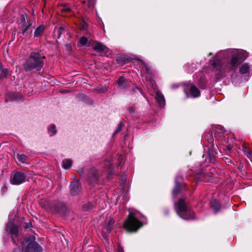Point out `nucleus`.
<instances>
[{
  "label": "nucleus",
  "mask_w": 252,
  "mask_h": 252,
  "mask_svg": "<svg viewBox=\"0 0 252 252\" xmlns=\"http://www.w3.org/2000/svg\"><path fill=\"white\" fill-rule=\"evenodd\" d=\"M64 28L63 27H60V28L59 29L58 31V34H59V36H60L61 35V34H62V33L63 32L64 30Z\"/></svg>",
  "instance_id": "72a5a7b5"
},
{
  "label": "nucleus",
  "mask_w": 252,
  "mask_h": 252,
  "mask_svg": "<svg viewBox=\"0 0 252 252\" xmlns=\"http://www.w3.org/2000/svg\"><path fill=\"white\" fill-rule=\"evenodd\" d=\"M34 236H30L25 239L21 244L22 251L20 249L15 250L14 252H41V247L35 242Z\"/></svg>",
  "instance_id": "20e7f679"
},
{
  "label": "nucleus",
  "mask_w": 252,
  "mask_h": 252,
  "mask_svg": "<svg viewBox=\"0 0 252 252\" xmlns=\"http://www.w3.org/2000/svg\"><path fill=\"white\" fill-rule=\"evenodd\" d=\"M195 65L194 64H186V66H185V68L186 69H187L188 70L190 69V71H193V68H194V66ZM190 70L189 71V72Z\"/></svg>",
  "instance_id": "c756f323"
},
{
  "label": "nucleus",
  "mask_w": 252,
  "mask_h": 252,
  "mask_svg": "<svg viewBox=\"0 0 252 252\" xmlns=\"http://www.w3.org/2000/svg\"><path fill=\"white\" fill-rule=\"evenodd\" d=\"M74 84V81L72 82L71 83H69L67 84V85H68L67 87L69 88L71 87Z\"/></svg>",
  "instance_id": "c9c22d12"
},
{
  "label": "nucleus",
  "mask_w": 252,
  "mask_h": 252,
  "mask_svg": "<svg viewBox=\"0 0 252 252\" xmlns=\"http://www.w3.org/2000/svg\"><path fill=\"white\" fill-rule=\"evenodd\" d=\"M17 157L19 161L22 163H25L27 159V156L24 154H17Z\"/></svg>",
  "instance_id": "412c9836"
},
{
  "label": "nucleus",
  "mask_w": 252,
  "mask_h": 252,
  "mask_svg": "<svg viewBox=\"0 0 252 252\" xmlns=\"http://www.w3.org/2000/svg\"><path fill=\"white\" fill-rule=\"evenodd\" d=\"M142 216L137 212H130L123 224L124 228L128 232H136L142 226L140 219Z\"/></svg>",
  "instance_id": "f03ea898"
},
{
  "label": "nucleus",
  "mask_w": 252,
  "mask_h": 252,
  "mask_svg": "<svg viewBox=\"0 0 252 252\" xmlns=\"http://www.w3.org/2000/svg\"><path fill=\"white\" fill-rule=\"evenodd\" d=\"M175 211L178 216L184 220H190L194 218V213L188 210L185 200L179 199L178 202L174 204Z\"/></svg>",
  "instance_id": "39448f33"
},
{
  "label": "nucleus",
  "mask_w": 252,
  "mask_h": 252,
  "mask_svg": "<svg viewBox=\"0 0 252 252\" xmlns=\"http://www.w3.org/2000/svg\"><path fill=\"white\" fill-rule=\"evenodd\" d=\"M250 68V65L247 63H244L240 67L239 72L241 74H245L249 72Z\"/></svg>",
  "instance_id": "4468645a"
},
{
  "label": "nucleus",
  "mask_w": 252,
  "mask_h": 252,
  "mask_svg": "<svg viewBox=\"0 0 252 252\" xmlns=\"http://www.w3.org/2000/svg\"><path fill=\"white\" fill-rule=\"evenodd\" d=\"M128 112L131 114H134L135 112V109L134 107H130L128 109Z\"/></svg>",
  "instance_id": "7c9ffc66"
},
{
  "label": "nucleus",
  "mask_w": 252,
  "mask_h": 252,
  "mask_svg": "<svg viewBox=\"0 0 252 252\" xmlns=\"http://www.w3.org/2000/svg\"><path fill=\"white\" fill-rule=\"evenodd\" d=\"M31 25L32 23H30L28 26H26L22 30V33L23 35L25 34L26 32L28 30Z\"/></svg>",
  "instance_id": "c85d7f7f"
},
{
  "label": "nucleus",
  "mask_w": 252,
  "mask_h": 252,
  "mask_svg": "<svg viewBox=\"0 0 252 252\" xmlns=\"http://www.w3.org/2000/svg\"><path fill=\"white\" fill-rule=\"evenodd\" d=\"M1 73H0V78H8V70L7 69H2L1 70H0Z\"/></svg>",
  "instance_id": "5701e85b"
},
{
  "label": "nucleus",
  "mask_w": 252,
  "mask_h": 252,
  "mask_svg": "<svg viewBox=\"0 0 252 252\" xmlns=\"http://www.w3.org/2000/svg\"><path fill=\"white\" fill-rule=\"evenodd\" d=\"M89 2H90L92 0H88Z\"/></svg>",
  "instance_id": "a18cd8bd"
},
{
  "label": "nucleus",
  "mask_w": 252,
  "mask_h": 252,
  "mask_svg": "<svg viewBox=\"0 0 252 252\" xmlns=\"http://www.w3.org/2000/svg\"><path fill=\"white\" fill-rule=\"evenodd\" d=\"M248 56V53L242 50L232 49L220 51L213 61H210L209 69L204 68L203 72L210 73L211 71L220 74L236 69L239 61H243Z\"/></svg>",
  "instance_id": "f257e3e1"
},
{
  "label": "nucleus",
  "mask_w": 252,
  "mask_h": 252,
  "mask_svg": "<svg viewBox=\"0 0 252 252\" xmlns=\"http://www.w3.org/2000/svg\"><path fill=\"white\" fill-rule=\"evenodd\" d=\"M107 90L106 87H103V88H97L96 90L99 92L104 93Z\"/></svg>",
  "instance_id": "2f4dec72"
},
{
  "label": "nucleus",
  "mask_w": 252,
  "mask_h": 252,
  "mask_svg": "<svg viewBox=\"0 0 252 252\" xmlns=\"http://www.w3.org/2000/svg\"><path fill=\"white\" fill-rule=\"evenodd\" d=\"M225 162H227V163H229V162H231V160H229L228 158H225Z\"/></svg>",
  "instance_id": "e433bc0d"
},
{
  "label": "nucleus",
  "mask_w": 252,
  "mask_h": 252,
  "mask_svg": "<svg viewBox=\"0 0 252 252\" xmlns=\"http://www.w3.org/2000/svg\"><path fill=\"white\" fill-rule=\"evenodd\" d=\"M118 252H124L123 248L120 246L118 247Z\"/></svg>",
  "instance_id": "f704fd0d"
},
{
  "label": "nucleus",
  "mask_w": 252,
  "mask_h": 252,
  "mask_svg": "<svg viewBox=\"0 0 252 252\" xmlns=\"http://www.w3.org/2000/svg\"><path fill=\"white\" fill-rule=\"evenodd\" d=\"M65 49L68 52V53H70L72 50L71 44L69 43H66L65 45Z\"/></svg>",
  "instance_id": "a878e982"
},
{
  "label": "nucleus",
  "mask_w": 252,
  "mask_h": 252,
  "mask_svg": "<svg viewBox=\"0 0 252 252\" xmlns=\"http://www.w3.org/2000/svg\"><path fill=\"white\" fill-rule=\"evenodd\" d=\"M72 164V161L69 159H65L63 160L62 165L64 169H69Z\"/></svg>",
  "instance_id": "dca6fc26"
},
{
  "label": "nucleus",
  "mask_w": 252,
  "mask_h": 252,
  "mask_svg": "<svg viewBox=\"0 0 252 252\" xmlns=\"http://www.w3.org/2000/svg\"><path fill=\"white\" fill-rule=\"evenodd\" d=\"M5 230L12 234L14 235L15 237H17L18 234V228L14 225L12 220H10L7 223L5 227Z\"/></svg>",
  "instance_id": "6e6552de"
},
{
  "label": "nucleus",
  "mask_w": 252,
  "mask_h": 252,
  "mask_svg": "<svg viewBox=\"0 0 252 252\" xmlns=\"http://www.w3.org/2000/svg\"><path fill=\"white\" fill-rule=\"evenodd\" d=\"M93 204L91 202H88L83 205L82 208L84 211H89L93 208Z\"/></svg>",
  "instance_id": "4be33fe9"
},
{
  "label": "nucleus",
  "mask_w": 252,
  "mask_h": 252,
  "mask_svg": "<svg viewBox=\"0 0 252 252\" xmlns=\"http://www.w3.org/2000/svg\"><path fill=\"white\" fill-rule=\"evenodd\" d=\"M117 83L120 89H124L128 86L127 80H118Z\"/></svg>",
  "instance_id": "f3484780"
},
{
  "label": "nucleus",
  "mask_w": 252,
  "mask_h": 252,
  "mask_svg": "<svg viewBox=\"0 0 252 252\" xmlns=\"http://www.w3.org/2000/svg\"><path fill=\"white\" fill-rule=\"evenodd\" d=\"M184 92L187 97H197L200 95V92L193 84L189 83L184 85Z\"/></svg>",
  "instance_id": "423d86ee"
},
{
  "label": "nucleus",
  "mask_w": 252,
  "mask_h": 252,
  "mask_svg": "<svg viewBox=\"0 0 252 252\" xmlns=\"http://www.w3.org/2000/svg\"><path fill=\"white\" fill-rule=\"evenodd\" d=\"M94 181H96L98 179V177L96 174H95L94 177Z\"/></svg>",
  "instance_id": "4c0bfd02"
},
{
  "label": "nucleus",
  "mask_w": 252,
  "mask_h": 252,
  "mask_svg": "<svg viewBox=\"0 0 252 252\" xmlns=\"http://www.w3.org/2000/svg\"><path fill=\"white\" fill-rule=\"evenodd\" d=\"M12 240H13V241H14V242H15V238H12Z\"/></svg>",
  "instance_id": "c03bdc74"
},
{
  "label": "nucleus",
  "mask_w": 252,
  "mask_h": 252,
  "mask_svg": "<svg viewBox=\"0 0 252 252\" xmlns=\"http://www.w3.org/2000/svg\"><path fill=\"white\" fill-rule=\"evenodd\" d=\"M48 132L51 136H53L56 134L57 130L54 125H51L48 127Z\"/></svg>",
  "instance_id": "aec40b11"
},
{
  "label": "nucleus",
  "mask_w": 252,
  "mask_h": 252,
  "mask_svg": "<svg viewBox=\"0 0 252 252\" xmlns=\"http://www.w3.org/2000/svg\"><path fill=\"white\" fill-rule=\"evenodd\" d=\"M94 50L97 52H106L107 51V47L102 44L99 42H95L93 46Z\"/></svg>",
  "instance_id": "ddd939ff"
},
{
  "label": "nucleus",
  "mask_w": 252,
  "mask_h": 252,
  "mask_svg": "<svg viewBox=\"0 0 252 252\" xmlns=\"http://www.w3.org/2000/svg\"><path fill=\"white\" fill-rule=\"evenodd\" d=\"M156 99L157 101H158L159 106L160 107H163L165 104V101L164 96L163 95V94L160 92L159 91L157 90L156 91Z\"/></svg>",
  "instance_id": "9b49d317"
},
{
  "label": "nucleus",
  "mask_w": 252,
  "mask_h": 252,
  "mask_svg": "<svg viewBox=\"0 0 252 252\" xmlns=\"http://www.w3.org/2000/svg\"><path fill=\"white\" fill-rule=\"evenodd\" d=\"M44 30V28L43 26L38 27L34 32V36L38 37L40 36L42 34Z\"/></svg>",
  "instance_id": "a211bd4d"
},
{
  "label": "nucleus",
  "mask_w": 252,
  "mask_h": 252,
  "mask_svg": "<svg viewBox=\"0 0 252 252\" xmlns=\"http://www.w3.org/2000/svg\"><path fill=\"white\" fill-rule=\"evenodd\" d=\"M45 57L42 54L37 52H32L30 57L24 64V68L28 71L34 68L40 70L43 66Z\"/></svg>",
  "instance_id": "7ed1b4c3"
},
{
  "label": "nucleus",
  "mask_w": 252,
  "mask_h": 252,
  "mask_svg": "<svg viewBox=\"0 0 252 252\" xmlns=\"http://www.w3.org/2000/svg\"><path fill=\"white\" fill-rule=\"evenodd\" d=\"M122 127V126L121 124H119L118 125L117 128L116 130L115 131L114 133L116 134V133L119 132L121 130Z\"/></svg>",
  "instance_id": "473e14b6"
},
{
  "label": "nucleus",
  "mask_w": 252,
  "mask_h": 252,
  "mask_svg": "<svg viewBox=\"0 0 252 252\" xmlns=\"http://www.w3.org/2000/svg\"><path fill=\"white\" fill-rule=\"evenodd\" d=\"M180 191V187L179 184L176 183V186L173 190L172 193L174 195H176Z\"/></svg>",
  "instance_id": "b1692460"
},
{
  "label": "nucleus",
  "mask_w": 252,
  "mask_h": 252,
  "mask_svg": "<svg viewBox=\"0 0 252 252\" xmlns=\"http://www.w3.org/2000/svg\"><path fill=\"white\" fill-rule=\"evenodd\" d=\"M210 203L211 207L216 212L220 210V205L216 199H213L211 200Z\"/></svg>",
  "instance_id": "2eb2a0df"
},
{
  "label": "nucleus",
  "mask_w": 252,
  "mask_h": 252,
  "mask_svg": "<svg viewBox=\"0 0 252 252\" xmlns=\"http://www.w3.org/2000/svg\"><path fill=\"white\" fill-rule=\"evenodd\" d=\"M26 175L21 172H13L10 177V182L13 185H20L25 182Z\"/></svg>",
  "instance_id": "0eeeda50"
},
{
  "label": "nucleus",
  "mask_w": 252,
  "mask_h": 252,
  "mask_svg": "<svg viewBox=\"0 0 252 252\" xmlns=\"http://www.w3.org/2000/svg\"><path fill=\"white\" fill-rule=\"evenodd\" d=\"M88 42V39L85 36H82L80 38L79 40V43L82 46L85 45Z\"/></svg>",
  "instance_id": "393cba45"
},
{
  "label": "nucleus",
  "mask_w": 252,
  "mask_h": 252,
  "mask_svg": "<svg viewBox=\"0 0 252 252\" xmlns=\"http://www.w3.org/2000/svg\"><path fill=\"white\" fill-rule=\"evenodd\" d=\"M209 160L211 162H214V152H212L211 153L210 150L209 149Z\"/></svg>",
  "instance_id": "cd10ccee"
},
{
  "label": "nucleus",
  "mask_w": 252,
  "mask_h": 252,
  "mask_svg": "<svg viewBox=\"0 0 252 252\" xmlns=\"http://www.w3.org/2000/svg\"><path fill=\"white\" fill-rule=\"evenodd\" d=\"M120 56H119V57H117V61H118V62L119 63H120V62H119V59H120Z\"/></svg>",
  "instance_id": "a19ab883"
},
{
  "label": "nucleus",
  "mask_w": 252,
  "mask_h": 252,
  "mask_svg": "<svg viewBox=\"0 0 252 252\" xmlns=\"http://www.w3.org/2000/svg\"><path fill=\"white\" fill-rule=\"evenodd\" d=\"M70 193L72 195H76L79 193L81 191V186L80 184L77 182H74L70 185Z\"/></svg>",
  "instance_id": "9d476101"
},
{
  "label": "nucleus",
  "mask_w": 252,
  "mask_h": 252,
  "mask_svg": "<svg viewBox=\"0 0 252 252\" xmlns=\"http://www.w3.org/2000/svg\"><path fill=\"white\" fill-rule=\"evenodd\" d=\"M2 69V66H1V64L0 63V69Z\"/></svg>",
  "instance_id": "37998d69"
},
{
  "label": "nucleus",
  "mask_w": 252,
  "mask_h": 252,
  "mask_svg": "<svg viewBox=\"0 0 252 252\" xmlns=\"http://www.w3.org/2000/svg\"><path fill=\"white\" fill-rule=\"evenodd\" d=\"M23 96L19 94L10 92L6 94L5 96L6 101H11L13 100H21L23 99Z\"/></svg>",
  "instance_id": "1a4fd4ad"
},
{
  "label": "nucleus",
  "mask_w": 252,
  "mask_h": 252,
  "mask_svg": "<svg viewBox=\"0 0 252 252\" xmlns=\"http://www.w3.org/2000/svg\"><path fill=\"white\" fill-rule=\"evenodd\" d=\"M119 79H124V77L123 76H121L119 77Z\"/></svg>",
  "instance_id": "79ce46f5"
},
{
  "label": "nucleus",
  "mask_w": 252,
  "mask_h": 252,
  "mask_svg": "<svg viewBox=\"0 0 252 252\" xmlns=\"http://www.w3.org/2000/svg\"><path fill=\"white\" fill-rule=\"evenodd\" d=\"M142 63L144 65L147 72L148 73H149V74H152V71L151 70L150 68L144 62H143V61L142 62Z\"/></svg>",
  "instance_id": "bb28decb"
},
{
  "label": "nucleus",
  "mask_w": 252,
  "mask_h": 252,
  "mask_svg": "<svg viewBox=\"0 0 252 252\" xmlns=\"http://www.w3.org/2000/svg\"><path fill=\"white\" fill-rule=\"evenodd\" d=\"M231 146L230 145H229L227 146V150L228 151H230L231 150Z\"/></svg>",
  "instance_id": "58836bf2"
},
{
  "label": "nucleus",
  "mask_w": 252,
  "mask_h": 252,
  "mask_svg": "<svg viewBox=\"0 0 252 252\" xmlns=\"http://www.w3.org/2000/svg\"><path fill=\"white\" fill-rule=\"evenodd\" d=\"M115 223V220L113 218L109 219L106 221V224L102 229L103 233H109L111 231L113 228V224Z\"/></svg>",
  "instance_id": "f8f14e48"
},
{
  "label": "nucleus",
  "mask_w": 252,
  "mask_h": 252,
  "mask_svg": "<svg viewBox=\"0 0 252 252\" xmlns=\"http://www.w3.org/2000/svg\"><path fill=\"white\" fill-rule=\"evenodd\" d=\"M60 11L62 13H70L72 10L68 4L63 5L60 8Z\"/></svg>",
  "instance_id": "6ab92c4d"
},
{
  "label": "nucleus",
  "mask_w": 252,
  "mask_h": 252,
  "mask_svg": "<svg viewBox=\"0 0 252 252\" xmlns=\"http://www.w3.org/2000/svg\"><path fill=\"white\" fill-rule=\"evenodd\" d=\"M239 80H234L235 81L232 82V84H233L234 85H236L237 84V82L236 81H238Z\"/></svg>",
  "instance_id": "ea45409f"
}]
</instances>
